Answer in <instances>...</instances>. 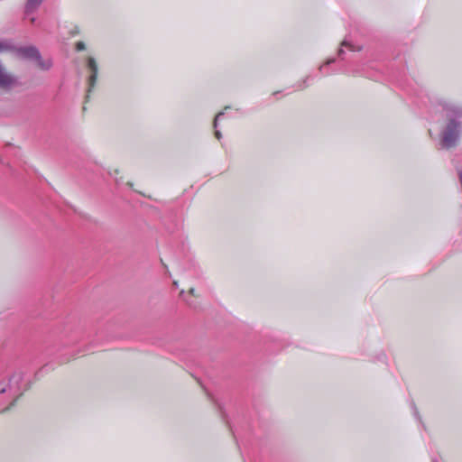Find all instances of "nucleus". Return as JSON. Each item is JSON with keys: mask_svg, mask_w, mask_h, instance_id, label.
Here are the masks:
<instances>
[{"mask_svg": "<svg viewBox=\"0 0 462 462\" xmlns=\"http://www.w3.org/2000/svg\"><path fill=\"white\" fill-rule=\"evenodd\" d=\"M38 63V66L43 70H49L52 66L51 60H42L40 55V59L35 60Z\"/></svg>", "mask_w": 462, "mask_h": 462, "instance_id": "0eeeda50", "label": "nucleus"}, {"mask_svg": "<svg viewBox=\"0 0 462 462\" xmlns=\"http://www.w3.org/2000/svg\"><path fill=\"white\" fill-rule=\"evenodd\" d=\"M86 49V45L83 42H78L76 44V50L78 51H84Z\"/></svg>", "mask_w": 462, "mask_h": 462, "instance_id": "9d476101", "label": "nucleus"}, {"mask_svg": "<svg viewBox=\"0 0 462 462\" xmlns=\"http://www.w3.org/2000/svg\"><path fill=\"white\" fill-rule=\"evenodd\" d=\"M14 51L16 56L23 60H36L40 59V51L34 46L14 48Z\"/></svg>", "mask_w": 462, "mask_h": 462, "instance_id": "20e7f679", "label": "nucleus"}, {"mask_svg": "<svg viewBox=\"0 0 462 462\" xmlns=\"http://www.w3.org/2000/svg\"><path fill=\"white\" fill-rule=\"evenodd\" d=\"M215 135H216V137H217L218 140H220V139H221V137H222V134H221L220 131H218V130H216V131H215Z\"/></svg>", "mask_w": 462, "mask_h": 462, "instance_id": "f8f14e48", "label": "nucleus"}, {"mask_svg": "<svg viewBox=\"0 0 462 462\" xmlns=\"http://www.w3.org/2000/svg\"><path fill=\"white\" fill-rule=\"evenodd\" d=\"M462 112L454 111L453 116H450L448 122L441 133L440 146L442 149L448 150L455 147L460 138L462 122Z\"/></svg>", "mask_w": 462, "mask_h": 462, "instance_id": "f257e3e1", "label": "nucleus"}, {"mask_svg": "<svg viewBox=\"0 0 462 462\" xmlns=\"http://www.w3.org/2000/svg\"><path fill=\"white\" fill-rule=\"evenodd\" d=\"M88 67L91 71V75L88 79L89 87H88V92L89 93L92 90V88H94L96 81H97V64L94 58L89 57L88 59Z\"/></svg>", "mask_w": 462, "mask_h": 462, "instance_id": "39448f33", "label": "nucleus"}, {"mask_svg": "<svg viewBox=\"0 0 462 462\" xmlns=\"http://www.w3.org/2000/svg\"><path fill=\"white\" fill-rule=\"evenodd\" d=\"M23 381V374L21 372L13 374L7 382L0 383V395L5 394L7 399L11 400L8 407L3 411L9 410L14 405L17 399L23 394L22 383Z\"/></svg>", "mask_w": 462, "mask_h": 462, "instance_id": "f03ea898", "label": "nucleus"}, {"mask_svg": "<svg viewBox=\"0 0 462 462\" xmlns=\"http://www.w3.org/2000/svg\"><path fill=\"white\" fill-rule=\"evenodd\" d=\"M334 61H335V59H329V60H328L327 64H328H328H331V63H333Z\"/></svg>", "mask_w": 462, "mask_h": 462, "instance_id": "ddd939ff", "label": "nucleus"}, {"mask_svg": "<svg viewBox=\"0 0 462 462\" xmlns=\"http://www.w3.org/2000/svg\"><path fill=\"white\" fill-rule=\"evenodd\" d=\"M432 462H437L436 460H433Z\"/></svg>", "mask_w": 462, "mask_h": 462, "instance_id": "f3484780", "label": "nucleus"}, {"mask_svg": "<svg viewBox=\"0 0 462 462\" xmlns=\"http://www.w3.org/2000/svg\"><path fill=\"white\" fill-rule=\"evenodd\" d=\"M223 115H224V113H223V112H220V113H218V114L216 116V117H215V121H214V127H215V128H216V127H217V121H218V119H219Z\"/></svg>", "mask_w": 462, "mask_h": 462, "instance_id": "9b49d317", "label": "nucleus"}, {"mask_svg": "<svg viewBox=\"0 0 462 462\" xmlns=\"http://www.w3.org/2000/svg\"><path fill=\"white\" fill-rule=\"evenodd\" d=\"M189 292H190L191 294H193V293H194V289H193V288H191V289L189 290Z\"/></svg>", "mask_w": 462, "mask_h": 462, "instance_id": "4468645a", "label": "nucleus"}, {"mask_svg": "<svg viewBox=\"0 0 462 462\" xmlns=\"http://www.w3.org/2000/svg\"><path fill=\"white\" fill-rule=\"evenodd\" d=\"M342 46H346L350 51H360L361 48H355L352 44L348 43L346 40L342 42Z\"/></svg>", "mask_w": 462, "mask_h": 462, "instance_id": "1a4fd4ad", "label": "nucleus"}, {"mask_svg": "<svg viewBox=\"0 0 462 462\" xmlns=\"http://www.w3.org/2000/svg\"><path fill=\"white\" fill-rule=\"evenodd\" d=\"M31 21L33 23L35 21V18L34 17H32L31 18Z\"/></svg>", "mask_w": 462, "mask_h": 462, "instance_id": "dca6fc26", "label": "nucleus"}, {"mask_svg": "<svg viewBox=\"0 0 462 462\" xmlns=\"http://www.w3.org/2000/svg\"><path fill=\"white\" fill-rule=\"evenodd\" d=\"M338 53H339V55L342 54L343 53V50L339 49Z\"/></svg>", "mask_w": 462, "mask_h": 462, "instance_id": "2eb2a0df", "label": "nucleus"}, {"mask_svg": "<svg viewBox=\"0 0 462 462\" xmlns=\"http://www.w3.org/2000/svg\"><path fill=\"white\" fill-rule=\"evenodd\" d=\"M14 51V46L8 41H0V53Z\"/></svg>", "mask_w": 462, "mask_h": 462, "instance_id": "6e6552de", "label": "nucleus"}, {"mask_svg": "<svg viewBox=\"0 0 462 462\" xmlns=\"http://www.w3.org/2000/svg\"><path fill=\"white\" fill-rule=\"evenodd\" d=\"M42 2L43 0H27L25 5V14L28 16L34 13Z\"/></svg>", "mask_w": 462, "mask_h": 462, "instance_id": "423d86ee", "label": "nucleus"}, {"mask_svg": "<svg viewBox=\"0 0 462 462\" xmlns=\"http://www.w3.org/2000/svg\"><path fill=\"white\" fill-rule=\"evenodd\" d=\"M18 85V79L15 76L8 73L0 62V88L5 90H10L11 88Z\"/></svg>", "mask_w": 462, "mask_h": 462, "instance_id": "7ed1b4c3", "label": "nucleus"}]
</instances>
